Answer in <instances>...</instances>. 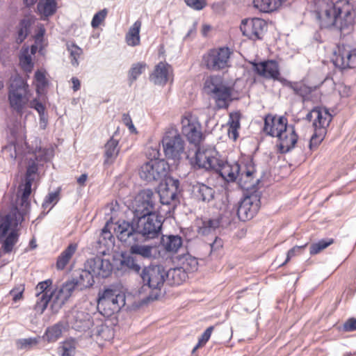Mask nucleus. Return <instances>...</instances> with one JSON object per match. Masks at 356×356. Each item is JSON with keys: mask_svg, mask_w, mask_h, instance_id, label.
Returning <instances> with one entry per match:
<instances>
[{"mask_svg": "<svg viewBox=\"0 0 356 356\" xmlns=\"http://www.w3.org/2000/svg\"><path fill=\"white\" fill-rule=\"evenodd\" d=\"M266 28V22L260 18L243 19L240 26L243 35L254 41L262 38Z\"/></svg>", "mask_w": 356, "mask_h": 356, "instance_id": "17", "label": "nucleus"}, {"mask_svg": "<svg viewBox=\"0 0 356 356\" xmlns=\"http://www.w3.org/2000/svg\"><path fill=\"white\" fill-rule=\"evenodd\" d=\"M143 214L140 217L134 218L131 222L127 220H118L113 229L121 232H127L134 234L138 236V240L146 238L147 240L157 237L162 228V216L156 213Z\"/></svg>", "mask_w": 356, "mask_h": 356, "instance_id": "3", "label": "nucleus"}, {"mask_svg": "<svg viewBox=\"0 0 356 356\" xmlns=\"http://www.w3.org/2000/svg\"><path fill=\"white\" fill-rule=\"evenodd\" d=\"M156 200V194L151 189H144L141 191L135 199L134 206V217L137 218L147 213H155L154 205Z\"/></svg>", "mask_w": 356, "mask_h": 356, "instance_id": "15", "label": "nucleus"}, {"mask_svg": "<svg viewBox=\"0 0 356 356\" xmlns=\"http://www.w3.org/2000/svg\"><path fill=\"white\" fill-rule=\"evenodd\" d=\"M76 343L74 339L70 338L62 343L58 348V353L60 356H74Z\"/></svg>", "mask_w": 356, "mask_h": 356, "instance_id": "45", "label": "nucleus"}, {"mask_svg": "<svg viewBox=\"0 0 356 356\" xmlns=\"http://www.w3.org/2000/svg\"><path fill=\"white\" fill-rule=\"evenodd\" d=\"M179 266L188 273H192L197 269L198 262L195 257L189 254H186L180 256L178 259Z\"/></svg>", "mask_w": 356, "mask_h": 356, "instance_id": "40", "label": "nucleus"}, {"mask_svg": "<svg viewBox=\"0 0 356 356\" xmlns=\"http://www.w3.org/2000/svg\"><path fill=\"white\" fill-rule=\"evenodd\" d=\"M210 335H202L199 339L197 344L193 348V353H194L197 348L204 346L209 339Z\"/></svg>", "mask_w": 356, "mask_h": 356, "instance_id": "62", "label": "nucleus"}, {"mask_svg": "<svg viewBox=\"0 0 356 356\" xmlns=\"http://www.w3.org/2000/svg\"><path fill=\"white\" fill-rule=\"evenodd\" d=\"M146 67L143 63H137L134 64L129 70V79L131 83L134 82L143 73Z\"/></svg>", "mask_w": 356, "mask_h": 356, "instance_id": "50", "label": "nucleus"}, {"mask_svg": "<svg viewBox=\"0 0 356 356\" xmlns=\"http://www.w3.org/2000/svg\"><path fill=\"white\" fill-rule=\"evenodd\" d=\"M114 232L118 239L124 243L125 245L129 247V252L132 254L140 255L143 258L149 259L153 257L152 251L154 248L153 245H144L143 243L148 241L146 238H140L134 236V234L129 232V230L127 229L126 232H121L116 229H113Z\"/></svg>", "mask_w": 356, "mask_h": 356, "instance_id": "8", "label": "nucleus"}, {"mask_svg": "<svg viewBox=\"0 0 356 356\" xmlns=\"http://www.w3.org/2000/svg\"><path fill=\"white\" fill-rule=\"evenodd\" d=\"M232 54L227 47L209 49L202 56V64L210 71L218 72L229 67V59Z\"/></svg>", "mask_w": 356, "mask_h": 356, "instance_id": "7", "label": "nucleus"}, {"mask_svg": "<svg viewBox=\"0 0 356 356\" xmlns=\"http://www.w3.org/2000/svg\"><path fill=\"white\" fill-rule=\"evenodd\" d=\"M33 181V180L24 179V184L19 187V190L22 191L20 197V207L22 213H25L29 208V197L31 193V186Z\"/></svg>", "mask_w": 356, "mask_h": 356, "instance_id": "36", "label": "nucleus"}, {"mask_svg": "<svg viewBox=\"0 0 356 356\" xmlns=\"http://www.w3.org/2000/svg\"><path fill=\"white\" fill-rule=\"evenodd\" d=\"M204 91L214 100L218 109L227 108L232 100V88L218 75L210 76L205 80Z\"/></svg>", "mask_w": 356, "mask_h": 356, "instance_id": "4", "label": "nucleus"}, {"mask_svg": "<svg viewBox=\"0 0 356 356\" xmlns=\"http://www.w3.org/2000/svg\"><path fill=\"white\" fill-rule=\"evenodd\" d=\"M19 235L17 230L12 229V230L7 234L1 241V249L5 253H10L12 252L14 245L18 241Z\"/></svg>", "mask_w": 356, "mask_h": 356, "instance_id": "42", "label": "nucleus"}, {"mask_svg": "<svg viewBox=\"0 0 356 356\" xmlns=\"http://www.w3.org/2000/svg\"><path fill=\"white\" fill-rule=\"evenodd\" d=\"M187 157L195 169L213 170L227 182L237 181L240 172L239 163L228 162L221 159L219 153L213 147H198L193 156Z\"/></svg>", "mask_w": 356, "mask_h": 356, "instance_id": "2", "label": "nucleus"}, {"mask_svg": "<svg viewBox=\"0 0 356 356\" xmlns=\"http://www.w3.org/2000/svg\"><path fill=\"white\" fill-rule=\"evenodd\" d=\"M76 243H70L58 257L56 268L58 270H63L77 250Z\"/></svg>", "mask_w": 356, "mask_h": 356, "instance_id": "37", "label": "nucleus"}, {"mask_svg": "<svg viewBox=\"0 0 356 356\" xmlns=\"http://www.w3.org/2000/svg\"><path fill=\"white\" fill-rule=\"evenodd\" d=\"M34 23V19L31 16H26L22 19L17 26L16 42L21 44L23 42L31 31V27Z\"/></svg>", "mask_w": 356, "mask_h": 356, "instance_id": "30", "label": "nucleus"}, {"mask_svg": "<svg viewBox=\"0 0 356 356\" xmlns=\"http://www.w3.org/2000/svg\"><path fill=\"white\" fill-rule=\"evenodd\" d=\"M277 144L279 152L281 154H286L295 147L297 143L298 136L295 131L293 125H289L282 132L277 135Z\"/></svg>", "mask_w": 356, "mask_h": 356, "instance_id": "22", "label": "nucleus"}, {"mask_svg": "<svg viewBox=\"0 0 356 356\" xmlns=\"http://www.w3.org/2000/svg\"><path fill=\"white\" fill-rule=\"evenodd\" d=\"M40 336L19 339L17 341V346L19 349H30L35 346L40 341Z\"/></svg>", "mask_w": 356, "mask_h": 356, "instance_id": "49", "label": "nucleus"}, {"mask_svg": "<svg viewBox=\"0 0 356 356\" xmlns=\"http://www.w3.org/2000/svg\"><path fill=\"white\" fill-rule=\"evenodd\" d=\"M28 84L22 78L14 79L9 87L8 101L10 108L17 113H22L26 106L29 97Z\"/></svg>", "mask_w": 356, "mask_h": 356, "instance_id": "9", "label": "nucleus"}, {"mask_svg": "<svg viewBox=\"0 0 356 356\" xmlns=\"http://www.w3.org/2000/svg\"><path fill=\"white\" fill-rule=\"evenodd\" d=\"M85 268H88L94 276L106 278L108 277L113 270V266L108 259H104L101 257H96L88 259Z\"/></svg>", "mask_w": 356, "mask_h": 356, "instance_id": "24", "label": "nucleus"}, {"mask_svg": "<svg viewBox=\"0 0 356 356\" xmlns=\"http://www.w3.org/2000/svg\"><path fill=\"white\" fill-rule=\"evenodd\" d=\"M38 12L45 17L54 15L56 11V0H41L38 4Z\"/></svg>", "mask_w": 356, "mask_h": 356, "instance_id": "43", "label": "nucleus"}, {"mask_svg": "<svg viewBox=\"0 0 356 356\" xmlns=\"http://www.w3.org/2000/svg\"><path fill=\"white\" fill-rule=\"evenodd\" d=\"M165 276L170 284L179 285L188 278V273L178 266L167 271Z\"/></svg>", "mask_w": 356, "mask_h": 356, "instance_id": "39", "label": "nucleus"}, {"mask_svg": "<svg viewBox=\"0 0 356 356\" xmlns=\"http://www.w3.org/2000/svg\"><path fill=\"white\" fill-rule=\"evenodd\" d=\"M59 193L60 191L58 190L54 192L49 193L46 196L42 203V207L46 209L52 203L55 204L58 200Z\"/></svg>", "mask_w": 356, "mask_h": 356, "instance_id": "55", "label": "nucleus"}, {"mask_svg": "<svg viewBox=\"0 0 356 356\" xmlns=\"http://www.w3.org/2000/svg\"><path fill=\"white\" fill-rule=\"evenodd\" d=\"M334 243L333 238L319 240L317 243H312L309 247V253L312 255L319 253Z\"/></svg>", "mask_w": 356, "mask_h": 356, "instance_id": "47", "label": "nucleus"}, {"mask_svg": "<svg viewBox=\"0 0 356 356\" xmlns=\"http://www.w3.org/2000/svg\"><path fill=\"white\" fill-rule=\"evenodd\" d=\"M72 89L74 91H78L81 88L80 81L76 77L72 78Z\"/></svg>", "mask_w": 356, "mask_h": 356, "instance_id": "64", "label": "nucleus"}, {"mask_svg": "<svg viewBox=\"0 0 356 356\" xmlns=\"http://www.w3.org/2000/svg\"><path fill=\"white\" fill-rule=\"evenodd\" d=\"M240 172L237 178L239 186L246 191L254 190L260 181V177L257 176V172L252 160L249 159L245 162H241Z\"/></svg>", "mask_w": 356, "mask_h": 356, "instance_id": "13", "label": "nucleus"}, {"mask_svg": "<svg viewBox=\"0 0 356 356\" xmlns=\"http://www.w3.org/2000/svg\"><path fill=\"white\" fill-rule=\"evenodd\" d=\"M290 124H288L287 118L284 116H273L267 115L264 118V126L263 130L266 134L277 137L280 133L282 132Z\"/></svg>", "mask_w": 356, "mask_h": 356, "instance_id": "23", "label": "nucleus"}, {"mask_svg": "<svg viewBox=\"0 0 356 356\" xmlns=\"http://www.w3.org/2000/svg\"><path fill=\"white\" fill-rule=\"evenodd\" d=\"M88 328V323L85 321L76 320L74 322L70 321V323L61 321L48 327L44 334H62L63 332H71V330L79 332H86Z\"/></svg>", "mask_w": 356, "mask_h": 356, "instance_id": "26", "label": "nucleus"}, {"mask_svg": "<svg viewBox=\"0 0 356 356\" xmlns=\"http://www.w3.org/2000/svg\"><path fill=\"white\" fill-rule=\"evenodd\" d=\"M112 225L111 222L108 221L102 228L97 241L99 247H104L108 250L114 246L115 238L111 232V226Z\"/></svg>", "mask_w": 356, "mask_h": 356, "instance_id": "35", "label": "nucleus"}, {"mask_svg": "<svg viewBox=\"0 0 356 356\" xmlns=\"http://www.w3.org/2000/svg\"><path fill=\"white\" fill-rule=\"evenodd\" d=\"M342 330L350 332L356 331V318H350L343 324Z\"/></svg>", "mask_w": 356, "mask_h": 356, "instance_id": "58", "label": "nucleus"}, {"mask_svg": "<svg viewBox=\"0 0 356 356\" xmlns=\"http://www.w3.org/2000/svg\"><path fill=\"white\" fill-rule=\"evenodd\" d=\"M51 151L40 148L33 154L26 157L27 166L24 179L35 181L38 172V161H45L49 159Z\"/></svg>", "mask_w": 356, "mask_h": 356, "instance_id": "20", "label": "nucleus"}, {"mask_svg": "<svg viewBox=\"0 0 356 356\" xmlns=\"http://www.w3.org/2000/svg\"><path fill=\"white\" fill-rule=\"evenodd\" d=\"M316 3L314 14L321 29L335 28L343 36L353 31L356 13L349 0H318Z\"/></svg>", "mask_w": 356, "mask_h": 356, "instance_id": "1", "label": "nucleus"}, {"mask_svg": "<svg viewBox=\"0 0 356 356\" xmlns=\"http://www.w3.org/2000/svg\"><path fill=\"white\" fill-rule=\"evenodd\" d=\"M181 132L190 143L197 146L203 140L202 128L197 118L191 113H186L181 121Z\"/></svg>", "mask_w": 356, "mask_h": 356, "instance_id": "10", "label": "nucleus"}, {"mask_svg": "<svg viewBox=\"0 0 356 356\" xmlns=\"http://www.w3.org/2000/svg\"><path fill=\"white\" fill-rule=\"evenodd\" d=\"M253 5L263 13H270L276 10V6L273 4V0H254Z\"/></svg>", "mask_w": 356, "mask_h": 356, "instance_id": "48", "label": "nucleus"}, {"mask_svg": "<svg viewBox=\"0 0 356 356\" xmlns=\"http://www.w3.org/2000/svg\"><path fill=\"white\" fill-rule=\"evenodd\" d=\"M308 119H314L313 126L314 129L327 132V127L332 119V115L326 108H314L307 115Z\"/></svg>", "mask_w": 356, "mask_h": 356, "instance_id": "25", "label": "nucleus"}, {"mask_svg": "<svg viewBox=\"0 0 356 356\" xmlns=\"http://www.w3.org/2000/svg\"><path fill=\"white\" fill-rule=\"evenodd\" d=\"M13 220V218L10 214L0 216V241L8 234V231L12 230Z\"/></svg>", "mask_w": 356, "mask_h": 356, "instance_id": "46", "label": "nucleus"}, {"mask_svg": "<svg viewBox=\"0 0 356 356\" xmlns=\"http://www.w3.org/2000/svg\"><path fill=\"white\" fill-rule=\"evenodd\" d=\"M24 291V286L23 285H19L10 291V296L13 297L14 302H17L21 300L23 297V292Z\"/></svg>", "mask_w": 356, "mask_h": 356, "instance_id": "57", "label": "nucleus"}, {"mask_svg": "<svg viewBox=\"0 0 356 356\" xmlns=\"http://www.w3.org/2000/svg\"><path fill=\"white\" fill-rule=\"evenodd\" d=\"M332 60L341 70L356 67V48L348 44H338Z\"/></svg>", "mask_w": 356, "mask_h": 356, "instance_id": "12", "label": "nucleus"}, {"mask_svg": "<svg viewBox=\"0 0 356 356\" xmlns=\"http://www.w3.org/2000/svg\"><path fill=\"white\" fill-rule=\"evenodd\" d=\"M141 25V21L136 20L129 28V31L125 36L126 42L129 46L136 47L140 44V30Z\"/></svg>", "mask_w": 356, "mask_h": 356, "instance_id": "38", "label": "nucleus"}, {"mask_svg": "<svg viewBox=\"0 0 356 356\" xmlns=\"http://www.w3.org/2000/svg\"><path fill=\"white\" fill-rule=\"evenodd\" d=\"M169 168L168 163L163 159L151 160L141 166L140 176L147 181H161L167 176Z\"/></svg>", "mask_w": 356, "mask_h": 356, "instance_id": "11", "label": "nucleus"}, {"mask_svg": "<svg viewBox=\"0 0 356 356\" xmlns=\"http://www.w3.org/2000/svg\"><path fill=\"white\" fill-rule=\"evenodd\" d=\"M161 244L165 251L176 252L182 245V238L178 235H163Z\"/></svg>", "mask_w": 356, "mask_h": 356, "instance_id": "34", "label": "nucleus"}, {"mask_svg": "<svg viewBox=\"0 0 356 356\" xmlns=\"http://www.w3.org/2000/svg\"><path fill=\"white\" fill-rule=\"evenodd\" d=\"M161 143L168 159L179 161L181 159L186 143L175 126L170 125L165 129Z\"/></svg>", "mask_w": 356, "mask_h": 356, "instance_id": "5", "label": "nucleus"}, {"mask_svg": "<svg viewBox=\"0 0 356 356\" xmlns=\"http://www.w3.org/2000/svg\"><path fill=\"white\" fill-rule=\"evenodd\" d=\"M118 143V140L114 138V136H112L105 144V163L111 164L115 161L120 149Z\"/></svg>", "mask_w": 356, "mask_h": 356, "instance_id": "31", "label": "nucleus"}, {"mask_svg": "<svg viewBox=\"0 0 356 356\" xmlns=\"http://www.w3.org/2000/svg\"><path fill=\"white\" fill-rule=\"evenodd\" d=\"M122 266L127 267L134 272L139 273L140 270V265L136 262V259L131 255L124 256L121 261Z\"/></svg>", "mask_w": 356, "mask_h": 356, "instance_id": "52", "label": "nucleus"}, {"mask_svg": "<svg viewBox=\"0 0 356 356\" xmlns=\"http://www.w3.org/2000/svg\"><path fill=\"white\" fill-rule=\"evenodd\" d=\"M252 69L259 75L268 79L277 80L284 79L280 76L278 63L274 60H268L260 63H252Z\"/></svg>", "mask_w": 356, "mask_h": 356, "instance_id": "21", "label": "nucleus"}, {"mask_svg": "<svg viewBox=\"0 0 356 356\" xmlns=\"http://www.w3.org/2000/svg\"><path fill=\"white\" fill-rule=\"evenodd\" d=\"M125 305V296L117 289H106L98 293L97 309L100 314L110 317Z\"/></svg>", "mask_w": 356, "mask_h": 356, "instance_id": "6", "label": "nucleus"}, {"mask_svg": "<svg viewBox=\"0 0 356 356\" xmlns=\"http://www.w3.org/2000/svg\"><path fill=\"white\" fill-rule=\"evenodd\" d=\"M230 222L229 218L222 215L206 219L202 222V226L200 227L199 233L203 235H208L220 227H227L230 224Z\"/></svg>", "mask_w": 356, "mask_h": 356, "instance_id": "27", "label": "nucleus"}, {"mask_svg": "<svg viewBox=\"0 0 356 356\" xmlns=\"http://www.w3.org/2000/svg\"><path fill=\"white\" fill-rule=\"evenodd\" d=\"M280 83L293 90L296 95L302 97L307 96L310 92L309 88L300 82H291L286 79H282Z\"/></svg>", "mask_w": 356, "mask_h": 356, "instance_id": "41", "label": "nucleus"}, {"mask_svg": "<svg viewBox=\"0 0 356 356\" xmlns=\"http://www.w3.org/2000/svg\"><path fill=\"white\" fill-rule=\"evenodd\" d=\"M94 275L90 268H86L84 270H81L79 272L78 277L74 280V282L78 286V290H83L84 289L90 287L93 285Z\"/></svg>", "mask_w": 356, "mask_h": 356, "instance_id": "33", "label": "nucleus"}, {"mask_svg": "<svg viewBox=\"0 0 356 356\" xmlns=\"http://www.w3.org/2000/svg\"><path fill=\"white\" fill-rule=\"evenodd\" d=\"M193 194L196 199L202 202H210L214 197V190L204 184L197 183L193 186Z\"/></svg>", "mask_w": 356, "mask_h": 356, "instance_id": "32", "label": "nucleus"}, {"mask_svg": "<svg viewBox=\"0 0 356 356\" xmlns=\"http://www.w3.org/2000/svg\"><path fill=\"white\" fill-rule=\"evenodd\" d=\"M306 245H307V244H305L304 245L295 246V247L292 248L291 249H290L287 252L286 259L285 261L282 264V266L284 265L289 261H290V259L293 257L296 256L297 254H299L302 251V250H303L305 248V247Z\"/></svg>", "mask_w": 356, "mask_h": 356, "instance_id": "59", "label": "nucleus"}, {"mask_svg": "<svg viewBox=\"0 0 356 356\" xmlns=\"http://www.w3.org/2000/svg\"><path fill=\"white\" fill-rule=\"evenodd\" d=\"M19 62L22 67L27 72H31L33 67V63L32 62L31 56L29 55L27 53L25 54H22L19 57Z\"/></svg>", "mask_w": 356, "mask_h": 356, "instance_id": "54", "label": "nucleus"}, {"mask_svg": "<svg viewBox=\"0 0 356 356\" xmlns=\"http://www.w3.org/2000/svg\"><path fill=\"white\" fill-rule=\"evenodd\" d=\"M166 271L161 265H150L145 267L140 277L144 285L152 289H161L166 279Z\"/></svg>", "mask_w": 356, "mask_h": 356, "instance_id": "14", "label": "nucleus"}, {"mask_svg": "<svg viewBox=\"0 0 356 356\" xmlns=\"http://www.w3.org/2000/svg\"><path fill=\"white\" fill-rule=\"evenodd\" d=\"M260 207V199L257 194L245 197L239 203L237 209L238 218L242 221L252 219Z\"/></svg>", "mask_w": 356, "mask_h": 356, "instance_id": "18", "label": "nucleus"}, {"mask_svg": "<svg viewBox=\"0 0 356 356\" xmlns=\"http://www.w3.org/2000/svg\"><path fill=\"white\" fill-rule=\"evenodd\" d=\"M31 107L35 109L38 111L39 115L43 117V114L45 113V107L41 102L37 99H33L31 102Z\"/></svg>", "mask_w": 356, "mask_h": 356, "instance_id": "61", "label": "nucleus"}, {"mask_svg": "<svg viewBox=\"0 0 356 356\" xmlns=\"http://www.w3.org/2000/svg\"><path fill=\"white\" fill-rule=\"evenodd\" d=\"M51 285L52 281L49 279L39 282L35 287L37 300L35 310L40 314L44 312L50 301L52 302L56 290H52Z\"/></svg>", "mask_w": 356, "mask_h": 356, "instance_id": "16", "label": "nucleus"}, {"mask_svg": "<svg viewBox=\"0 0 356 356\" xmlns=\"http://www.w3.org/2000/svg\"><path fill=\"white\" fill-rule=\"evenodd\" d=\"M122 122L129 128L131 133H137L136 129L135 128L131 116L128 113H124L122 115Z\"/></svg>", "mask_w": 356, "mask_h": 356, "instance_id": "60", "label": "nucleus"}, {"mask_svg": "<svg viewBox=\"0 0 356 356\" xmlns=\"http://www.w3.org/2000/svg\"><path fill=\"white\" fill-rule=\"evenodd\" d=\"M67 50L70 54V63L74 67L79 65V58L83 54V50L74 42L67 43Z\"/></svg>", "mask_w": 356, "mask_h": 356, "instance_id": "44", "label": "nucleus"}, {"mask_svg": "<svg viewBox=\"0 0 356 356\" xmlns=\"http://www.w3.org/2000/svg\"><path fill=\"white\" fill-rule=\"evenodd\" d=\"M76 289H78V286L74 282V280H72L65 282L58 291L56 290L51 303L52 312H58Z\"/></svg>", "mask_w": 356, "mask_h": 356, "instance_id": "19", "label": "nucleus"}, {"mask_svg": "<svg viewBox=\"0 0 356 356\" xmlns=\"http://www.w3.org/2000/svg\"><path fill=\"white\" fill-rule=\"evenodd\" d=\"M179 186V180L170 179L165 184V188L159 192L161 203L163 204H170L171 201L175 200L177 196Z\"/></svg>", "mask_w": 356, "mask_h": 356, "instance_id": "29", "label": "nucleus"}, {"mask_svg": "<svg viewBox=\"0 0 356 356\" xmlns=\"http://www.w3.org/2000/svg\"><path fill=\"white\" fill-rule=\"evenodd\" d=\"M172 67L167 63L160 62L150 75V79L156 85H165L172 73Z\"/></svg>", "mask_w": 356, "mask_h": 356, "instance_id": "28", "label": "nucleus"}, {"mask_svg": "<svg viewBox=\"0 0 356 356\" xmlns=\"http://www.w3.org/2000/svg\"><path fill=\"white\" fill-rule=\"evenodd\" d=\"M108 11L106 8L101 10L95 14L91 22V26L92 28H97L101 23L105 19L107 15Z\"/></svg>", "mask_w": 356, "mask_h": 356, "instance_id": "53", "label": "nucleus"}, {"mask_svg": "<svg viewBox=\"0 0 356 356\" xmlns=\"http://www.w3.org/2000/svg\"><path fill=\"white\" fill-rule=\"evenodd\" d=\"M210 245L212 251L216 250L222 247V241L221 238L216 237L214 241Z\"/></svg>", "mask_w": 356, "mask_h": 356, "instance_id": "63", "label": "nucleus"}, {"mask_svg": "<svg viewBox=\"0 0 356 356\" xmlns=\"http://www.w3.org/2000/svg\"><path fill=\"white\" fill-rule=\"evenodd\" d=\"M327 132L323 131H318L314 129V133L312 136L309 141V148L310 149H316L323 141L326 135Z\"/></svg>", "mask_w": 356, "mask_h": 356, "instance_id": "51", "label": "nucleus"}, {"mask_svg": "<svg viewBox=\"0 0 356 356\" xmlns=\"http://www.w3.org/2000/svg\"><path fill=\"white\" fill-rule=\"evenodd\" d=\"M186 4L195 10H202L207 4L206 0H184Z\"/></svg>", "mask_w": 356, "mask_h": 356, "instance_id": "56", "label": "nucleus"}]
</instances>
